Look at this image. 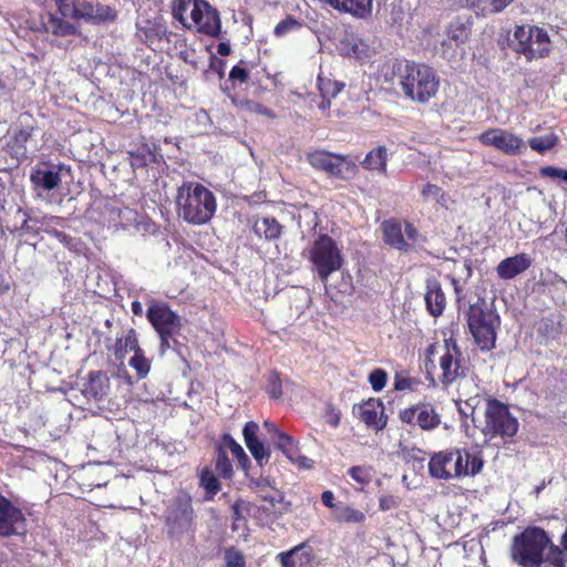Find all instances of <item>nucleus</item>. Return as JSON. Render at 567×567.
<instances>
[{
    "label": "nucleus",
    "mask_w": 567,
    "mask_h": 567,
    "mask_svg": "<svg viewBox=\"0 0 567 567\" xmlns=\"http://www.w3.org/2000/svg\"><path fill=\"white\" fill-rule=\"evenodd\" d=\"M291 462L293 464H296L299 468H303V470H309L315 464L313 460H311L305 455H299L298 453L295 455V460Z\"/></svg>",
    "instance_id": "nucleus-57"
},
{
    "label": "nucleus",
    "mask_w": 567,
    "mask_h": 567,
    "mask_svg": "<svg viewBox=\"0 0 567 567\" xmlns=\"http://www.w3.org/2000/svg\"><path fill=\"white\" fill-rule=\"evenodd\" d=\"M384 241L399 249V250H408L410 248V244L405 240L403 228L400 223L393 220H385L382 224Z\"/></svg>",
    "instance_id": "nucleus-22"
},
{
    "label": "nucleus",
    "mask_w": 567,
    "mask_h": 567,
    "mask_svg": "<svg viewBox=\"0 0 567 567\" xmlns=\"http://www.w3.org/2000/svg\"><path fill=\"white\" fill-rule=\"evenodd\" d=\"M256 231L259 235H264L266 239H277L281 235V226L275 218H262V220L256 225Z\"/></svg>",
    "instance_id": "nucleus-32"
},
{
    "label": "nucleus",
    "mask_w": 567,
    "mask_h": 567,
    "mask_svg": "<svg viewBox=\"0 0 567 567\" xmlns=\"http://www.w3.org/2000/svg\"><path fill=\"white\" fill-rule=\"evenodd\" d=\"M326 421L327 423L336 427L340 422V414L336 412L333 408L330 406L326 414Z\"/></svg>",
    "instance_id": "nucleus-60"
},
{
    "label": "nucleus",
    "mask_w": 567,
    "mask_h": 567,
    "mask_svg": "<svg viewBox=\"0 0 567 567\" xmlns=\"http://www.w3.org/2000/svg\"><path fill=\"white\" fill-rule=\"evenodd\" d=\"M464 6L476 11L477 14L496 13L505 9L513 0H460Z\"/></svg>",
    "instance_id": "nucleus-26"
},
{
    "label": "nucleus",
    "mask_w": 567,
    "mask_h": 567,
    "mask_svg": "<svg viewBox=\"0 0 567 567\" xmlns=\"http://www.w3.org/2000/svg\"><path fill=\"white\" fill-rule=\"evenodd\" d=\"M460 45H453L450 42V39L445 35V38L440 41L439 45H436V44L434 45V50L440 56L451 60L455 56L456 49Z\"/></svg>",
    "instance_id": "nucleus-46"
},
{
    "label": "nucleus",
    "mask_w": 567,
    "mask_h": 567,
    "mask_svg": "<svg viewBox=\"0 0 567 567\" xmlns=\"http://www.w3.org/2000/svg\"><path fill=\"white\" fill-rule=\"evenodd\" d=\"M496 321L497 317L491 310L484 309L481 305H472L467 311L470 331Z\"/></svg>",
    "instance_id": "nucleus-25"
},
{
    "label": "nucleus",
    "mask_w": 567,
    "mask_h": 567,
    "mask_svg": "<svg viewBox=\"0 0 567 567\" xmlns=\"http://www.w3.org/2000/svg\"><path fill=\"white\" fill-rule=\"evenodd\" d=\"M424 300L427 311L433 317H439L440 315L443 313V310L445 308V296L439 281L434 279H429L426 281V291L424 295Z\"/></svg>",
    "instance_id": "nucleus-20"
},
{
    "label": "nucleus",
    "mask_w": 567,
    "mask_h": 567,
    "mask_svg": "<svg viewBox=\"0 0 567 567\" xmlns=\"http://www.w3.org/2000/svg\"><path fill=\"white\" fill-rule=\"evenodd\" d=\"M193 508L190 497L179 494L173 498L165 514V522L172 532L186 528L192 520Z\"/></svg>",
    "instance_id": "nucleus-15"
},
{
    "label": "nucleus",
    "mask_w": 567,
    "mask_h": 567,
    "mask_svg": "<svg viewBox=\"0 0 567 567\" xmlns=\"http://www.w3.org/2000/svg\"><path fill=\"white\" fill-rule=\"evenodd\" d=\"M555 546L547 533L539 527H528L519 535L514 536L511 556L522 566L540 565L546 559L545 551Z\"/></svg>",
    "instance_id": "nucleus-5"
},
{
    "label": "nucleus",
    "mask_w": 567,
    "mask_h": 567,
    "mask_svg": "<svg viewBox=\"0 0 567 567\" xmlns=\"http://www.w3.org/2000/svg\"><path fill=\"white\" fill-rule=\"evenodd\" d=\"M25 529L27 518L22 511L0 493V536L21 535Z\"/></svg>",
    "instance_id": "nucleus-13"
},
{
    "label": "nucleus",
    "mask_w": 567,
    "mask_h": 567,
    "mask_svg": "<svg viewBox=\"0 0 567 567\" xmlns=\"http://www.w3.org/2000/svg\"><path fill=\"white\" fill-rule=\"evenodd\" d=\"M372 468L370 466H352L348 470V475L361 485L368 484L372 478Z\"/></svg>",
    "instance_id": "nucleus-40"
},
{
    "label": "nucleus",
    "mask_w": 567,
    "mask_h": 567,
    "mask_svg": "<svg viewBox=\"0 0 567 567\" xmlns=\"http://www.w3.org/2000/svg\"><path fill=\"white\" fill-rule=\"evenodd\" d=\"M386 380H388V374L384 370L382 369H375L373 370L370 374H369V382L371 384V388L375 391V392H379L381 391L385 384H386Z\"/></svg>",
    "instance_id": "nucleus-47"
},
{
    "label": "nucleus",
    "mask_w": 567,
    "mask_h": 567,
    "mask_svg": "<svg viewBox=\"0 0 567 567\" xmlns=\"http://www.w3.org/2000/svg\"><path fill=\"white\" fill-rule=\"evenodd\" d=\"M399 417L403 423L432 431L441 424V416L435 408L427 402H419L400 411Z\"/></svg>",
    "instance_id": "nucleus-12"
},
{
    "label": "nucleus",
    "mask_w": 567,
    "mask_h": 567,
    "mask_svg": "<svg viewBox=\"0 0 567 567\" xmlns=\"http://www.w3.org/2000/svg\"><path fill=\"white\" fill-rule=\"evenodd\" d=\"M308 161L313 168L324 171L339 178H347L355 168V164L349 156L326 151H315L310 153Z\"/></svg>",
    "instance_id": "nucleus-10"
},
{
    "label": "nucleus",
    "mask_w": 567,
    "mask_h": 567,
    "mask_svg": "<svg viewBox=\"0 0 567 567\" xmlns=\"http://www.w3.org/2000/svg\"><path fill=\"white\" fill-rule=\"evenodd\" d=\"M173 17L185 28L216 37L220 33L218 11L205 0H174Z\"/></svg>",
    "instance_id": "nucleus-4"
},
{
    "label": "nucleus",
    "mask_w": 567,
    "mask_h": 567,
    "mask_svg": "<svg viewBox=\"0 0 567 567\" xmlns=\"http://www.w3.org/2000/svg\"><path fill=\"white\" fill-rule=\"evenodd\" d=\"M219 445H223L224 450L228 449L234 455V457H236L239 465L246 468V465L249 463V458L244 449L235 441V439L230 434L225 433L221 436Z\"/></svg>",
    "instance_id": "nucleus-30"
},
{
    "label": "nucleus",
    "mask_w": 567,
    "mask_h": 567,
    "mask_svg": "<svg viewBox=\"0 0 567 567\" xmlns=\"http://www.w3.org/2000/svg\"><path fill=\"white\" fill-rule=\"evenodd\" d=\"M225 567H245V558L243 554L235 548L225 551Z\"/></svg>",
    "instance_id": "nucleus-50"
},
{
    "label": "nucleus",
    "mask_w": 567,
    "mask_h": 567,
    "mask_svg": "<svg viewBox=\"0 0 567 567\" xmlns=\"http://www.w3.org/2000/svg\"><path fill=\"white\" fill-rule=\"evenodd\" d=\"M55 3L61 17L76 19L78 0H55Z\"/></svg>",
    "instance_id": "nucleus-45"
},
{
    "label": "nucleus",
    "mask_w": 567,
    "mask_h": 567,
    "mask_svg": "<svg viewBox=\"0 0 567 567\" xmlns=\"http://www.w3.org/2000/svg\"><path fill=\"white\" fill-rule=\"evenodd\" d=\"M303 546L292 548L287 553H280L278 557L284 567H297L303 563L309 561V554L301 551Z\"/></svg>",
    "instance_id": "nucleus-31"
},
{
    "label": "nucleus",
    "mask_w": 567,
    "mask_h": 567,
    "mask_svg": "<svg viewBox=\"0 0 567 567\" xmlns=\"http://www.w3.org/2000/svg\"><path fill=\"white\" fill-rule=\"evenodd\" d=\"M259 425L256 422H247L243 429L245 444L256 462L262 466L270 458V452L265 447L264 443L258 440L257 433Z\"/></svg>",
    "instance_id": "nucleus-17"
},
{
    "label": "nucleus",
    "mask_w": 567,
    "mask_h": 567,
    "mask_svg": "<svg viewBox=\"0 0 567 567\" xmlns=\"http://www.w3.org/2000/svg\"><path fill=\"white\" fill-rule=\"evenodd\" d=\"M178 216L192 225H204L215 215L217 203L212 190L194 182L183 183L176 195Z\"/></svg>",
    "instance_id": "nucleus-3"
},
{
    "label": "nucleus",
    "mask_w": 567,
    "mask_h": 567,
    "mask_svg": "<svg viewBox=\"0 0 567 567\" xmlns=\"http://www.w3.org/2000/svg\"><path fill=\"white\" fill-rule=\"evenodd\" d=\"M34 221H35V219H34V218H32V217H27V218L23 220L22 225H21V229H23V230H25V231H28V233H29V231H31V230L33 229V225H32V223H34Z\"/></svg>",
    "instance_id": "nucleus-64"
},
{
    "label": "nucleus",
    "mask_w": 567,
    "mask_h": 567,
    "mask_svg": "<svg viewBox=\"0 0 567 567\" xmlns=\"http://www.w3.org/2000/svg\"><path fill=\"white\" fill-rule=\"evenodd\" d=\"M31 182L45 190H52L61 183V176L55 171L37 169L30 176Z\"/></svg>",
    "instance_id": "nucleus-29"
},
{
    "label": "nucleus",
    "mask_w": 567,
    "mask_h": 567,
    "mask_svg": "<svg viewBox=\"0 0 567 567\" xmlns=\"http://www.w3.org/2000/svg\"><path fill=\"white\" fill-rule=\"evenodd\" d=\"M354 413L362 422L377 431L383 430L386 426L384 405L380 400L370 399L367 402H363L358 405Z\"/></svg>",
    "instance_id": "nucleus-16"
},
{
    "label": "nucleus",
    "mask_w": 567,
    "mask_h": 567,
    "mask_svg": "<svg viewBox=\"0 0 567 567\" xmlns=\"http://www.w3.org/2000/svg\"><path fill=\"white\" fill-rule=\"evenodd\" d=\"M146 317L159 336L162 351L172 348L182 328L181 317L163 302H152Z\"/></svg>",
    "instance_id": "nucleus-7"
},
{
    "label": "nucleus",
    "mask_w": 567,
    "mask_h": 567,
    "mask_svg": "<svg viewBox=\"0 0 567 567\" xmlns=\"http://www.w3.org/2000/svg\"><path fill=\"white\" fill-rule=\"evenodd\" d=\"M445 351L440 358L442 370L441 382L450 385L466 373V367L462 363V352L453 338L445 340Z\"/></svg>",
    "instance_id": "nucleus-11"
},
{
    "label": "nucleus",
    "mask_w": 567,
    "mask_h": 567,
    "mask_svg": "<svg viewBox=\"0 0 567 567\" xmlns=\"http://www.w3.org/2000/svg\"><path fill=\"white\" fill-rule=\"evenodd\" d=\"M530 266V259L526 254H518L502 260L497 268L499 278L509 280L524 272Z\"/></svg>",
    "instance_id": "nucleus-19"
},
{
    "label": "nucleus",
    "mask_w": 567,
    "mask_h": 567,
    "mask_svg": "<svg viewBox=\"0 0 567 567\" xmlns=\"http://www.w3.org/2000/svg\"><path fill=\"white\" fill-rule=\"evenodd\" d=\"M558 550L563 554L561 561L567 565V529L561 536L560 546H558Z\"/></svg>",
    "instance_id": "nucleus-61"
},
{
    "label": "nucleus",
    "mask_w": 567,
    "mask_h": 567,
    "mask_svg": "<svg viewBox=\"0 0 567 567\" xmlns=\"http://www.w3.org/2000/svg\"><path fill=\"white\" fill-rule=\"evenodd\" d=\"M472 31V20L468 16H458L446 27L445 35L453 45L464 43Z\"/></svg>",
    "instance_id": "nucleus-21"
},
{
    "label": "nucleus",
    "mask_w": 567,
    "mask_h": 567,
    "mask_svg": "<svg viewBox=\"0 0 567 567\" xmlns=\"http://www.w3.org/2000/svg\"><path fill=\"white\" fill-rule=\"evenodd\" d=\"M478 140L482 144L493 146L508 155L517 154L525 147L520 137L502 128H489L483 132Z\"/></svg>",
    "instance_id": "nucleus-14"
},
{
    "label": "nucleus",
    "mask_w": 567,
    "mask_h": 567,
    "mask_svg": "<svg viewBox=\"0 0 567 567\" xmlns=\"http://www.w3.org/2000/svg\"><path fill=\"white\" fill-rule=\"evenodd\" d=\"M217 53L219 55H223V56H226L230 53V47L228 43H225V42H220L218 45H217Z\"/></svg>",
    "instance_id": "nucleus-63"
},
{
    "label": "nucleus",
    "mask_w": 567,
    "mask_h": 567,
    "mask_svg": "<svg viewBox=\"0 0 567 567\" xmlns=\"http://www.w3.org/2000/svg\"><path fill=\"white\" fill-rule=\"evenodd\" d=\"M47 32L52 33L55 37H68L80 34L78 25L68 22L63 17L50 13L45 23Z\"/></svg>",
    "instance_id": "nucleus-24"
},
{
    "label": "nucleus",
    "mask_w": 567,
    "mask_h": 567,
    "mask_svg": "<svg viewBox=\"0 0 567 567\" xmlns=\"http://www.w3.org/2000/svg\"><path fill=\"white\" fill-rule=\"evenodd\" d=\"M118 351L124 350L125 352H141L138 340L134 330H130L127 334L117 341Z\"/></svg>",
    "instance_id": "nucleus-42"
},
{
    "label": "nucleus",
    "mask_w": 567,
    "mask_h": 567,
    "mask_svg": "<svg viewBox=\"0 0 567 567\" xmlns=\"http://www.w3.org/2000/svg\"><path fill=\"white\" fill-rule=\"evenodd\" d=\"M215 468L218 474L225 478H229L233 476V465L230 460L228 458L226 451L223 449V445L217 446V455L215 458Z\"/></svg>",
    "instance_id": "nucleus-36"
},
{
    "label": "nucleus",
    "mask_w": 567,
    "mask_h": 567,
    "mask_svg": "<svg viewBox=\"0 0 567 567\" xmlns=\"http://www.w3.org/2000/svg\"><path fill=\"white\" fill-rule=\"evenodd\" d=\"M333 519L338 523L344 524H363L367 519L365 514L350 505L339 502L336 505V513Z\"/></svg>",
    "instance_id": "nucleus-27"
},
{
    "label": "nucleus",
    "mask_w": 567,
    "mask_h": 567,
    "mask_svg": "<svg viewBox=\"0 0 567 567\" xmlns=\"http://www.w3.org/2000/svg\"><path fill=\"white\" fill-rule=\"evenodd\" d=\"M561 553L558 550V546H551L549 551L546 554V559L543 560L540 565H536L537 567H567L566 564L561 561Z\"/></svg>",
    "instance_id": "nucleus-44"
},
{
    "label": "nucleus",
    "mask_w": 567,
    "mask_h": 567,
    "mask_svg": "<svg viewBox=\"0 0 567 567\" xmlns=\"http://www.w3.org/2000/svg\"><path fill=\"white\" fill-rule=\"evenodd\" d=\"M260 498L262 501L269 502L271 507H275L277 503H281L282 502L284 496H282V494L279 491H277L274 487H271V492H269V494H261Z\"/></svg>",
    "instance_id": "nucleus-55"
},
{
    "label": "nucleus",
    "mask_w": 567,
    "mask_h": 567,
    "mask_svg": "<svg viewBox=\"0 0 567 567\" xmlns=\"http://www.w3.org/2000/svg\"><path fill=\"white\" fill-rule=\"evenodd\" d=\"M413 381L410 378H403V377H395L394 380V389L398 391H403L406 389H412Z\"/></svg>",
    "instance_id": "nucleus-58"
},
{
    "label": "nucleus",
    "mask_w": 567,
    "mask_h": 567,
    "mask_svg": "<svg viewBox=\"0 0 567 567\" xmlns=\"http://www.w3.org/2000/svg\"><path fill=\"white\" fill-rule=\"evenodd\" d=\"M471 333L481 350L488 351L494 348L496 340L495 322H491L484 327H480L478 329L471 330Z\"/></svg>",
    "instance_id": "nucleus-28"
},
{
    "label": "nucleus",
    "mask_w": 567,
    "mask_h": 567,
    "mask_svg": "<svg viewBox=\"0 0 567 567\" xmlns=\"http://www.w3.org/2000/svg\"><path fill=\"white\" fill-rule=\"evenodd\" d=\"M128 364L136 371L140 379H143L150 372V361L144 357L143 351L134 353L130 359Z\"/></svg>",
    "instance_id": "nucleus-39"
},
{
    "label": "nucleus",
    "mask_w": 567,
    "mask_h": 567,
    "mask_svg": "<svg viewBox=\"0 0 567 567\" xmlns=\"http://www.w3.org/2000/svg\"><path fill=\"white\" fill-rule=\"evenodd\" d=\"M400 505V498L391 494H382L379 496V509L388 512L398 508Z\"/></svg>",
    "instance_id": "nucleus-51"
},
{
    "label": "nucleus",
    "mask_w": 567,
    "mask_h": 567,
    "mask_svg": "<svg viewBox=\"0 0 567 567\" xmlns=\"http://www.w3.org/2000/svg\"><path fill=\"white\" fill-rule=\"evenodd\" d=\"M199 485L212 496L216 495L220 489V483L216 475L209 470L204 468L199 476Z\"/></svg>",
    "instance_id": "nucleus-37"
},
{
    "label": "nucleus",
    "mask_w": 567,
    "mask_h": 567,
    "mask_svg": "<svg viewBox=\"0 0 567 567\" xmlns=\"http://www.w3.org/2000/svg\"><path fill=\"white\" fill-rule=\"evenodd\" d=\"M557 140L558 138L555 134L549 133V134H545L542 136H536V137L530 138L528 144L534 151L544 153V152L550 150L551 147H554L555 144L557 143Z\"/></svg>",
    "instance_id": "nucleus-38"
},
{
    "label": "nucleus",
    "mask_w": 567,
    "mask_h": 567,
    "mask_svg": "<svg viewBox=\"0 0 567 567\" xmlns=\"http://www.w3.org/2000/svg\"><path fill=\"white\" fill-rule=\"evenodd\" d=\"M276 444L278 446L279 450L282 451V453L290 460V461H293L295 460V455L297 454L298 452V446H297V443L295 442V440L288 435L287 433L285 432H278V434L276 435Z\"/></svg>",
    "instance_id": "nucleus-35"
},
{
    "label": "nucleus",
    "mask_w": 567,
    "mask_h": 567,
    "mask_svg": "<svg viewBox=\"0 0 567 567\" xmlns=\"http://www.w3.org/2000/svg\"><path fill=\"white\" fill-rule=\"evenodd\" d=\"M333 499H334V495L331 491H324L321 495V501L322 503L329 507L330 509H332V514L334 515L336 513V505H338V503H333Z\"/></svg>",
    "instance_id": "nucleus-59"
},
{
    "label": "nucleus",
    "mask_w": 567,
    "mask_h": 567,
    "mask_svg": "<svg viewBox=\"0 0 567 567\" xmlns=\"http://www.w3.org/2000/svg\"><path fill=\"white\" fill-rule=\"evenodd\" d=\"M110 390V380L105 372H90L87 381L83 384L82 393L89 400L100 402L104 400Z\"/></svg>",
    "instance_id": "nucleus-18"
},
{
    "label": "nucleus",
    "mask_w": 567,
    "mask_h": 567,
    "mask_svg": "<svg viewBox=\"0 0 567 567\" xmlns=\"http://www.w3.org/2000/svg\"><path fill=\"white\" fill-rule=\"evenodd\" d=\"M403 234H404V236H406V238L409 240L414 241L416 238L417 231L412 224L405 223Z\"/></svg>",
    "instance_id": "nucleus-62"
},
{
    "label": "nucleus",
    "mask_w": 567,
    "mask_h": 567,
    "mask_svg": "<svg viewBox=\"0 0 567 567\" xmlns=\"http://www.w3.org/2000/svg\"><path fill=\"white\" fill-rule=\"evenodd\" d=\"M300 28L301 23L297 19L288 17L275 27L274 34L278 38H281Z\"/></svg>",
    "instance_id": "nucleus-41"
},
{
    "label": "nucleus",
    "mask_w": 567,
    "mask_h": 567,
    "mask_svg": "<svg viewBox=\"0 0 567 567\" xmlns=\"http://www.w3.org/2000/svg\"><path fill=\"white\" fill-rule=\"evenodd\" d=\"M378 80L390 89H400L416 103H427L439 91L440 80L431 66L409 60H390L379 69Z\"/></svg>",
    "instance_id": "nucleus-1"
},
{
    "label": "nucleus",
    "mask_w": 567,
    "mask_h": 567,
    "mask_svg": "<svg viewBox=\"0 0 567 567\" xmlns=\"http://www.w3.org/2000/svg\"><path fill=\"white\" fill-rule=\"evenodd\" d=\"M308 257L323 282H327L329 276L342 266V256L337 243L326 234L320 235L312 243Z\"/></svg>",
    "instance_id": "nucleus-6"
},
{
    "label": "nucleus",
    "mask_w": 567,
    "mask_h": 567,
    "mask_svg": "<svg viewBox=\"0 0 567 567\" xmlns=\"http://www.w3.org/2000/svg\"><path fill=\"white\" fill-rule=\"evenodd\" d=\"M388 150L385 146H378L371 150L361 162L362 166L368 171L379 174H386Z\"/></svg>",
    "instance_id": "nucleus-23"
},
{
    "label": "nucleus",
    "mask_w": 567,
    "mask_h": 567,
    "mask_svg": "<svg viewBox=\"0 0 567 567\" xmlns=\"http://www.w3.org/2000/svg\"><path fill=\"white\" fill-rule=\"evenodd\" d=\"M422 196L425 200H429V199L439 200V198L443 197L444 194L440 186H437L435 184H426L423 186Z\"/></svg>",
    "instance_id": "nucleus-53"
},
{
    "label": "nucleus",
    "mask_w": 567,
    "mask_h": 567,
    "mask_svg": "<svg viewBox=\"0 0 567 567\" xmlns=\"http://www.w3.org/2000/svg\"><path fill=\"white\" fill-rule=\"evenodd\" d=\"M31 132L23 127H13L10 132L9 146L12 147L16 153L24 154L25 143L29 141Z\"/></svg>",
    "instance_id": "nucleus-33"
},
{
    "label": "nucleus",
    "mask_w": 567,
    "mask_h": 567,
    "mask_svg": "<svg viewBox=\"0 0 567 567\" xmlns=\"http://www.w3.org/2000/svg\"><path fill=\"white\" fill-rule=\"evenodd\" d=\"M246 109L250 112V113H256V114H261V115H265L269 118H274L275 117V114L274 112L264 106L262 104L258 103V102H255V101H247L246 103Z\"/></svg>",
    "instance_id": "nucleus-54"
},
{
    "label": "nucleus",
    "mask_w": 567,
    "mask_h": 567,
    "mask_svg": "<svg viewBox=\"0 0 567 567\" xmlns=\"http://www.w3.org/2000/svg\"><path fill=\"white\" fill-rule=\"evenodd\" d=\"M75 20L93 22L94 21L93 3L89 2V1L78 0V10H76V19Z\"/></svg>",
    "instance_id": "nucleus-48"
},
{
    "label": "nucleus",
    "mask_w": 567,
    "mask_h": 567,
    "mask_svg": "<svg viewBox=\"0 0 567 567\" xmlns=\"http://www.w3.org/2000/svg\"><path fill=\"white\" fill-rule=\"evenodd\" d=\"M94 23L115 19V12L104 4H93Z\"/></svg>",
    "instance_id": "nucleus-49"
},
{
    "label": "nucleus",
    "mask_w": 567,
    "mask_h": 567,
    "mask_svg": "<svg viewBox=\"0 0 567 567\" xmlns=\"http://www.w3.org/2000/svg\"><path fill=\"white\" fill-rule=\"evenodd\" d=\"M230 80L239 81L240 83H245L248 80V72L246 69L235 65L229 73Z\"/></svg>",
    "instance_id": "nucleus-56"
},
{
    "label": "nucleus",
    "mask_w": 567,
    "mask_h": 567,
    "mask_svg": "<svg viewBox=\"0 0 567 567\" xmlns=\"http://www.w3.org/2000/svg\"><path fill=\"white\" fill-rule=\"evenodd\" d=\"M518 430V421L508 408L497 400H489L485 409V425L482 430L489 440L501 436L513 437Z\"/></svg>",
    "instance_id": "nucleus-8"
},
{
    "label": "nucleus",
    "mask_w": 567,
    "mask_h": 567,
    "mask_svg": "<svg viewBox=\"0 0 567 567\" xmlns=\"http://www.w3.org/2000/svg\"><path fill=\"white\" fill-rule=\"evenodd\" d=\"M317 86L321 96L334 97L344 87V84L319 74L317 78Z\"/></svg>",
    "instance_id": "nucleus-34"
},
{
    "label": "nucleus",
    "mask_w": 567,
    "mask_h": 567,
    "mask_svg": "<svg viewBox=\"0 0 567 567\" xmlns=\"http://www.w3.org/2000/svg\"><path fill=\"white\" fill-rule=\"evenodd\" d=\"M514 38L517 41L516 51L524 54L527 60L543 58L549 52L550 40L548 34L538 27H517Z\"/></svg>",
    "instance_id": "nucleus-9"
},
{
    "label": "nucleus",
    "mask_w": 567,
    "mask_h": 567,
    "mask_svg": "<svg viewBox=\"0 0 567 567\" xmlns=\"http://www.w3.org/2000/svg\"><path fill=\"white\" fill-rule=\"evenodd\" d=\"M282 382L279 374L270 372L267 377L266 391L272 399H279L282 395Z\"/></svg>",
    "instance_id": "nucleus-43"
},
{
    "label": "nucleus",
    "mask_w": 567,
    "mask_h": 567,
    "mask_svg": "<svg viewBox=\"0 0 567 567\" xmlns=\"http://www.w3.org/2000/svg\"><path fill=\"white\" fill-rule=\"evenodd\" d=\"M483 466L481 451L456 446L434 453L427 465L430 475L443 481L475 476Z\"/></svg>",
    "instance_id": "nucleus-2"
},
{
    "label": "nucleus",
    "mask_w": 567,
    "mask_h": 567,
    "mask_svg": "<svg viewBox=\"0 0 567 567\" xmlns=\"http://www.w3.org/2000/svg\"><path fill=\"white\" fill-rule=\"evenodd\" d=\"M540 175L544 177H549L551 179H561L567 183V169L555 167V166H545L540 169Z\"/></svg>",
    "instance_id": "nucleus-52"
}]
</instances>
